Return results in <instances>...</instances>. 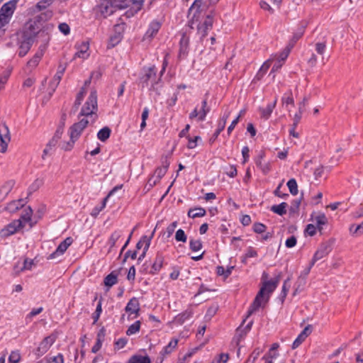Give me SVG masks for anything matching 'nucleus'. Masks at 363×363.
Instances as JSON below:
<instances>
[{
  "label": "nucleus",
  "mask_w": 363,
  "mask_h": 363,
  "mask_svg": "<svg viewBox=\"0 0 363 363\" xmlns=\"http://www.w3.org/2000/svg\"><path fill=\"white\" fill-rule=\"evenodd\" d=\"M39 33L40 29L37 23L35 21H29L26 23L21 30L16 33V35L18 38L33 43L35 38Z\"/></svg>",
  "instance_id": "nucleus-5"
},
{
  "label": "nucleus",
  "mask_w": 363,
  "mask_h": 363,
  "mask_svg": "<svg viewBox=\"0 0 363 363\" xmlns=\"http://www.w3.org/2000/svg\"><path fill=\"white\" fill-rule=\"evenodd\" d=\"M266 229H267L266 225L261 223H256L253 225V230L256 233H259V234L265 232Z\"/></svg>",
  "instance_id": "nucleus-57"
},
{
  "label": "nucleus",
  "mask_w": 363,
  "mask_h": 363,
  "mask_svg": "<svg viewBox=\"0 0 363 363\" xmlns=\"http://www.w3.org/2000/svg\"><path fill=\"white\" fill-rule=\"evenodd\" d=\"M326 49V45L325 43H317L315 44V51L319 55H323Z\"/></svg>",
  "instance_id": "nucleus-61"
},
{
  "label": "nucleus",
  "mask_w": 363,
  "mask_h": 363,
  "mask_svg": "<svg viewBox=\"0 0 363 363\" xmlns=\"http://www.w3.org/2000/svg\"><path fill=\"white\" fill-rule=\"evenodd\" d=\"M313 265H311V262H310L309 266L305 269L298 277L297 281L295 285L296 286L293 295L295 296L296 294L299 293L303 288V286L306 284V278L310 273V271Z\"/></svg>",
  "instance_id": "nucleus-13"
},
{
  "label": "nucleus",
  "mask_w": 363,
  "mask_h": 363,
  "mask_svg": "<svg viewBox=\"0 0 363 363\" xmlns=\"http://www.w3.org/2000/svg\"><path fill=\"white\" fill-rule=\"evenodd\" d=\"M140 328V321L137 320L130 325L126 330V335L130 336L139 332Z\"/></svg>",
  "instance_id": "nucleus-41"
},
{
  "label": "nucleus",
  "mask_w": 363,
  "mask_h": 363,
  "mask_svg": "<svg viewBox=\"0 0 363 363\" xmlns=\"http://www.w3.org/2000/svg\"><path fill=\"white\" fill-rule=\"evenodd\" d=\"M97 94L96 91H92L79 113V116H84V118L69 128L70 140L62 145V149L69 151L73 148L83 130L89 123H94L97 120Z\"/></svg>",
  "instance_id": "nucleus-1"
},
{
  "label": "nucleus",
  "mask_w": 363,
  "mask_h": 363,
  "mask_svg": "<svg viewBox=\"0 0 363 363\" xmlns=\"http://www.w3.org/2000/svg\"><path fill=\"white\" fill-rule=\"evenodd\" d=\"M206 211L202 207L191 208L188 211V216L191 218H201L206 215Z\"/></svg>",
  "instance_id": "nucleus-33"
},
{
  "label": "nucleus",
  "mask_w": 363,
  "mask_h": 363,
  "mask_svg": "<svg viewBox=\"0 0 363 363\" xmlns=\"http://www.w3.org/2000/svg\"><path fill=\"white\" fill-rule=\"evenodd\" d=\"M18 44L19 45L18 56L23 57L28 52L33 43L18 38Z\"/></svg>",
  "instance_id": "nucleus-23"
},
{
  "label": "nucleus",
  "mask_w": 363,
  "mask_h": 363,
  "mask_svg": "<svg viewBox=\"0 0 363 363\" xmlns=\"http://www.w3.org/2000/svg\"><path fill=\"white\" fill-rule=\"evenodd\" d=\"M131 4L128 5L124 1L121 0H102L99 6L101 13L107 17L113 14L118 9L130 7L126 11L128 17L133 16L143 6L144 0H130Z\"/></svg>",
  "instance_id": "nucleus-2"
},
{
  "label": "nucleus",
  "mask_w": 363,
  "mask_h": 363,
  "mask_svg": "<svg viewBox=\"0 0 363 363\" xmlns=\"http://www.w3.org/2000/svg\"><path fill=\"white\" fill-rule=\"evenodd\" d=\"M111 129L106 126L101 128L97 133V138L102 142H105L111 135Z\"/></svg>",
  "instance_id": "nucleus-38"
},
{
  "label": "nucleus",
  "mask_w": 363,
  "mask_h": 363,
  "mask_svg": "<svg viewBox=\"0 0 363 363\" xmlns=\"http://www.w3.org/2000/svg\"><path fill=\"white\" fill-rule=\"evenodd\" d=\"M24 224L21 219L14 220L0 230V238H5L23 228Z\"/></svg>",
  "instance_id": "nucleus-7"
},
{
  "label": "nucleus",
  "mask_w": 363,
  "mask_h": 363,
  "mask_svg": "<svg viewBox=\"0 0 363 363\" xmlns=\"http://www.w3.org/2000/svg\"><path fill=\"white\" fill-rule=\"evenodd\" d=\"M14 185H15V182L13 180H9V181L6 182L0 187V196L1 198L6 197L9 194V193L12 190Z\"/></svg>",
  "instance_id": "nucleus-31"
},
{
  "label": "nucleus",
  "mask_w": 363,
  "mask_h": 363,
  "mask_svg": "<svg viewBox=\"0 0 363 363\" xmlns=\"http://www.w3.org/2000/svg\"><path fill=\"white\" fill-rule=\"evenodd\" d=\"M42 184V181L39 179L35 180V182L30 186L28 191L29 194L38 190L40 186Z\"/></svg>",
  "instance_id": "nucleus-63"
},
{
  "label": "nucleus",
  "mask_w": 363,
  "mask_h": 363,
  "mask_svg": "<svg viewBox=\"0 0 363 363\" xmlns=\"http://www.w3.org/2000/svg\"><path fill=\"white\" fill-rule=\"evenodd\" d=\"M101 312H102V298H101L99 299V301L97 303L95 312L92 315V318L94 320V324L96 323L98 321V320L99 319Z\"/></svg>",
  "instance_id": "nucleus-44"
},
{
  "label": "nucleus",
  "mask_w": 363,
  "mask_h": 363,
  "mask_svg": "<svg viewBox=\"0 0 363 363\" xmlns=\"http://www.w3.org/2000/svg\"><path fill=\"white\" fill-rule=\"evenodd\" d=\"M10 132L8 126L3 123L0 125V152L4 153L8 147V143L10 141Z\"/></svg>",
  "instance_id": "nucleus-8"
},
{
  "label": "nucleus",
  "mask_w": 363,
  "mask_h": 363,
  "mask_svg": "<svg viewBox=\"0 0 363 363\" xmlns=\"http://www.w3.org/2000/svg\"><path fill=\"white\" fill-rule=\"evenodd\" d=\"M291 280L290 277H288L284 282V284L282 286L281 292L280 294V298L281 299V301L284 302L285 298L286 297L287 293L289 291V289L290 287L289 281Z\"/></svg>",
  "instance_id": "nucleus-43"
},
{
  "label": "nucleus",
  "mask_w": 363,
  "mask_h": 363,
  "mask_svg": "<svg viewBox=\"0 0 363 363\" xmlns=\"http://www.w3.org/2000/svg\"><path fill=\"white\" fill-rule=\"evenodd\" d=\"M33 213V211L30 207H28L23 215L21 216L19 219H21L23 223L25 225L26 223L29 222L31 220V216Z\"/></svg>",
  "instance_id": "nucleus-52"
},
{
  "label": "nucleus",
  "mask_w": 363,
  "mask_h": 363,
  "mask_svg": "<svg viewBox=\"0 0 363 363\" xmlns=\"http://www.w3.org/2000/svg\"><path fill=\"white\" fill-rule=\"evenodd\" d=\"M257 256V252L252 247H249L247 249L245 255V258L256 257Z\"/></svg>",
  "instance_id": "nucleus-62"
},
{
  "label": "nucleus",
  "mask_w": 363,
  "mask_h": 363,
  "mask_svg": "<svg viewBox=\"0 0 363 363\" xmlns=\"http://www.w3.org/2000/svg\"><path fill=\"white\" fill-rule=\"evenodd\" d=\"M271 60H268L266 62H264V64L259 68V71L257 72L255 79H256L258 81L260 80L268 71L269 68L271 66Z\"/></svg>",
  "instance_id": "nucleus-35"
},
{
  "label": "nucleus",
  "mask_w": 363,
  "mask_h": 363,
  "mask_svg": "<svg viewBox=\"0 0 363 363\" xmlns=\"http://www.w3.org/2000/svg\"><path fill=\"white\" fill-rule=\"evenodd\" d=\"M17 0H11L5 3L0 9V14L11 19L16 8Z\"/></svg>",
  "instance_id": "nucleus-15"
},
{
  "label": "nucleus",
  "mask_w": 363,
  "mask_h": 363,
  "mask_svg": "<svg viewBox=\"0 0 363 363\" xmlns=\"http://www.w3.org/2000/svg\"><path fill=\"white\" fill-rule=\"evenodd\" d=\"M125 311L128 313L130 317L131 315H134L133 318H137L139 315L140 311V303L137 298L133 297L128 302Z\"/></svg>",
  "instance_id": "nucleus-12"
},
{
  "label": "nucleus",
  "mask_w": 363,
  "mask_h": 363,
  "mask_svg": "<svg viewBox=\"0 0 363 363\" xmlns=\"http://www.w3.org/2000/svg\"><path fill=\"white\" fill-rule=\"evenodd\" d=\"M52 2V0H41L40 1L36 6L38 10L41 11L45 9L48 6H49Z\"/></svg>",
  "instance_id": "nucleus-58"
},
{
  "label": "nucleus",
  "mask_w": 363,
  "mask_h": 363,
  "mask_svg": "<svg viewBox=\"0 0 363 363\" xmlns=\"http://www.w3.org/2000/svg\"><path fill=\"white\" fill-rule=\"evenodd\" d=\"M187 138H188V148L189 149H194L196 147L197 145V141L199 140H201V137L200 136H195L194 138H191L189 137V135L187 136Z\"/></svg>",
  "instance_id": "nucleus-55"
},
{
  "label": "nucleus",
  "mask_w": 363,
  "mask_h": 363,
  "mask_svg": "<svg viewBox=\"0 0 363 363\" xmlns=\"http://www.w3.org/2000/svg\"><path fill=\"white\" fill-rule=\"evenodd\" d=\"M287 207L288 204L286 202H282L279 205L272 206L271 207V211L279 216H283L286 213Z\"/></svg>",
  "instance_id": "nucleus-34"
},
{
  "label": "nucleus",
  "mask_w": 363,
  "mask_h": 363,
  "mask_svg": "<svg viewBox=\"0 0 363 363\" xmlns=\"http://www.w3.org/2000/svg\"><path fill=\"white\" fill-rule=\"evenodd\" d=\"M178 339L173 338L170 340L167 345L164 346L161 352H160V356L157 359L159 361L158 363H162L164 359L167 355H169L175 350L178 345Z\"/></svg>",
  "instance_id": "nucleus-10"
},
{
  "label": "nucleus",
  "mask_w": 363,
  "mask_h": 363,
  "mask_svg": "<svg viewBox=\"0 0 363 363\" xmlns=\"http://www.w3.org/2000/svg\"><path fill=\"white\" fill-rule=\"evenodd\" d=\"M313 220L315 222V225L319 231L323 230V225L328 223V218L323 213H318L314 216Z\"/></svg>",
  "instance_id": "nucleus-30"
},
{
  "label": "nucleus",
  "mask_w": 363,
  "mask_h": 363,
  "mask_svg": "<svg viewBox=\"0 0 363 363\" xmlns=\"http://www.w3.org/2000/svg\"><path fill=\"white\" fill-rule=\"evenodd\" d=\"M331 251L330 246L327 243H322L318 249L315 252L311 262V265H314L315 263L326 257Z\"/></svg>",
  "instance_id": "nucleus-11"
},
{
  "label": "nucleus",
  "mask_w": 363,
  "mask_h": 363,
  "mask_svg": "<svg viewBox=\"0 0 363 363\" xmlns=\"http://www.w3.org/2000/svg\"><path fill=\"white\" fill-rule=\"evenodd\" d=\"M128 363H151L150 358L148 356L133 355Z\"/></svg>",
  "instance_id": "nucleus-37"
},
{
  "label": "nucleus",
  "mask_w": 363,
  "mask_h": 363,
  "mask_svg": "<svg viewBox=\"0 0 363 363\" xmlns=\"http://www.w3.org/2000/svg\"><path fill=\"white\" fill-rule=\"evenodd\" d=\"M281 101H282L283 104H286V105L291 104V105H294V98H293V96H292L291 91H289V92L285 93L284 95L283 96L282 99H281Z\"/></svg>",
  "instance_id": "nucleus-48"
},
{
  "label": "nucleus",
  "mask_w": 363,
  "mask_h": 363,
  "mask_svg": "<svg viewBox=\"0 0 363 363\" xmlns=\"http://www.w3.org/2000/svg\"><path fill=\"white\" fill-rule=\"evenodd\" d=\"M189 247L194 252L199 251L202 248V242L200 240L191 239L189 242Z\"/></svg>",
  "instance_id": "nucleus-47"
},
{
  "label": "nucleus",
  "mask_w": 363,
  "mask_h": 363,
  "mask_svg": "<svg viewBox=\"0 0 363 363\" xmlns=\"http://www.w3.org/2000/svg\"><path fill=\"white\" fill-rule=\"evenodd\" d=\"M162 23L157 20H153L149 25L148 28L144 35L145 39L152 38L159 31Z\"/></svg>",
  "instance_id": "nucleus-18"
},
{
  "label": "nucleus",
  "mask_w": 363,
  "mask_h": 363,
  "mask_svg": "<svg viewBox=\"0 0 363 363\" xmlns=\"http://www.w3.org/2000/svg\"><path fill=\"white\" fill-rule=\"evenodd\" d=\"M165 67L166 62H164L160 75L157 74V69L155 65L149 67H144L143 69L142 75L139 78V83L141 85L142 89L150 86V89H155V86L161 80L162 76L166 69Z\"/></svg>",
  "instance_id": "nucleus-4"
},
{
  "label": "nucleus",
  "mask_w": 363,
  "mask_h": 363,
  "mask_svg": "<svg viewBox=\"0 0 363 363\" xmlns=\"http://www.w3.org/2000/svg\"><path fill=\"white\" fill-rule=\"evenodd\" d=\"M104 336H105V330L104 328H101L97 334L96 342L91 348V352L93 353H96L97 352H99L100 350V349L101 348V346H102V343L104 340Z\"/></svg>",
  "instance_id": "nucleus-28"
},
{
  "label": "nucleus",
  "mask_w": 363,
  "mask_h": 363,
  "mask_svg": "<svg viewBox=\"0 0 363 363\" xmlns=\"http://www.w3.org/2000/svg\"><path fill=\"white\" fill-rule=\"evenodd\" d=\"M78 49V52L74 55L75 57L86 59L89 56V54L88 53L89 43L87 42H82Z\"/></svg>",
  "instance_id": "nucleus-29"
},
{
  "label": "nucleus",
  "mask_w": 363,
  "mask_h": 363,
  "mask_svg": "<svg viewBox=\"0 0 363 363\" xmlns=\"http://www.w3.org/2000/svg\"><path fill=\"white\" fill-rule=\"evenodd\" d=\"M203 0H194L189 9V12L191 13L195 10V13H200V9L203 4Z\"/></svg>",
  "instance_id": "nucleus-49"
},
{
  "label": "nucleus",
  "mask_w": 363,
  "mask_h": 363,
  "mask_svg": "<svg viewBox=\"0 0 363 363\" xmlns=\"http://www.w3.org/2000/svg\"><path fill=\"white\" fill-rule=\"evenodd\" d=\"M264 155V152H261L255 160V164L264 174H267L271 170V166L269 162H262Z\"/></svg>",
  "instance_id": "nucleus-20"
},
{
  "label": "nucleus",
  "mask_w": 363,
  "mask_h": 363,
  "mask_svg": "<svg viewBox=\"0 0 363 363\" xmlns=\"http://www.w3.org/2000/svg\"><path fill=\"white\" fill-rule=\"evenodd\" d=\"M213 15V12L211 11V14L206 17L204 21L198 26V33L201 35V38L206 37L208 31L212 28Z\"/></svg>",
  "instance_id": "nucleus-9"
},
{
  "label": "nucleus",
  "mask_w": 363,
  "mask_h": 363,
  "mask_svg": "<svg viewBox=\"0 0 363 363\" xmlns=\"http://www.w3.org/2000/svg\"><path fill=\"white\" fill-rule=\"evenodd\" d=\"M211 108L207 105V100H203L201 103V108L199 113V121H203L206 119V115L209 113Z\"/></svg>",
  "instance_id": "nucleus-36"
},
{
  "label": "nucleus",
  "mask_w": 363,
  "mask_h": 363,
  "mask_svg": "<svg viewBox=\"0 0 363 363\" xmlns=\"http://www.w3.org/2000/svg\"><path fill=\"white\" fill-rule=\"evenodd\" d=\"M281 278V274H279L274 279L270 281H265L263 282V285L261 287L259 291L257 294L255 300L251 304L247 314V318L250 316L255 311L262 306V301H264V294L267 293V297L264 300L267 302L270 294L277 289Z\"/></svg>",
  "instance_id": "nucleus-3"
},
{
  "label": "nucleus",
  "mask_w": 363,
  "mask_h": 363,
  "mask_svg": "<svg viewBox=\"0 0 363 363\" xmlns=\"http://www.w3.org/2000/svg\"><path fill=\"white\" fill-rule=\"evenodd\" d=\"M45 49V47L42 48V46L40 48V50L35 54V55L33 57L32 59H30L27 62V66L29 67H31L32 69L36 67L39 64L44 52V50Z\"/></svg>",
  "instance_id": "nucleus-25"
},
{
  "label": "nucleus",
  "mask_w": 363,
  "mask_h": 363,
  "mask_svg": "<svg viewBox=\"0 0 363 363\" xmlns=\"http://www.w3.org/2000/svg\"><path fill=\"white\" fill-rule=\"evenodd\" d=\"M155 231H153L150 236L143 235L136 244L137 250H140L143 247V250H148L151 240L153 238Z\"/></svg>",
  "instance_id": "nucleus-27"
},
{
  "label": "nucleus",
  "mask_w": 363,
  "mask_h": 363,
  "mask_svg": "<svg viewBox=\"0 0 363 363\" xmlns=\"http://www.w3.org/2000/svg\"><path fill=\"white\" fill-rule=\"evenodd\" d=\"M287 186L290 193L296 196L298 194V185L295 179H290L287 182Z\"/></svg>",
  "instance_id": "nucleus-42"
},
{
  "label": "nucleus",
  "mask_w": 363,
  "mask_h": 363,
  "mask_svg": "<svg viewBox=\"0 0 363 363\" xmlns=\"http://www.w3.org/2000/svg\"><path fill=\"white\" fill-rule=\"evenodd\" d=\"M21 360V354L18 351H12L9 357L10 363H18Z\"/></svg>",
  "instance_id": "nucleus-50"
},
{
  "label": "nucleus",
  "mask_w": 363,
  "mask_h": 363,
  "mask_svg": "<svg viewBox=\"0 0 363 363\" xmlns=\"http://www.w3.org/2000/svg\"><path fill=\"white\" fill-rule=\"evenodd\" d=\"M86 93V87H82L79 92L77 94L74 104V108L77 110L79 106L81 105L82 100L84 99V97Z\"/></svg>",
  "instance_id": "nucleus-40"
},
{
  "label": "nucleus",
  "mask_w": 363,
  "mask_h": 363,
  "mask_svg": "<svg viewBox=\"0 0 363 363\" xmlns=\"http://www.w3.org/2000/svg\"><path fill=\"white\" fill-rule=\"evenodd\" d=\"M57 338V335L55 333L45 337L36 348L35 354L37 357H41L45 354L50 347L55 343Z\"/></svg>",
  "instance_id": "nucleus-6"
},
{
  "label": "nucleus",
  "mask_w": 363,
  "mask_h": 363,
  "mask_svg": "<svg viewBox=\"0 0 363 363\" xmlns=\"http://www.w3.org/2000/svg\"><path fill=\"white\" fill-rule=\"evenodd\" d=\"M164 260L163 255L161 253H157L149 274L152 275L157 274L163 267Z\"/></svg>",
  "instance_id": "nucleus-21"
},
{
  "label": "nucleus",
  "mask_w": 363,
  "mask_h": 363,
  "mask_svg": "<svg viewBox=\"0 0 363 363\" xmlns=\"http://www.w3.org/2000/svg\"><path fill=\"white\" fill-rule=\"evenodd\" d=\"M118 282V274L116 272H112L108 274L104 280V285L108 287H111Z\"/></svg>",
  "instance_id": "nucleus-32"
},
{
  "label": "nucleus",
  "mask_w": 363,
  "mask_h": 363,
  "mask_svg": "<svg viewBox=\"0 0 363 363\" xmlns=\"http://www.w3.org/2000/svg\"><path fill=\"white\" fill-rule=\"evenodd\" d=\"M72 243V238H70V237L67 238L62 242H60V244L58 245V247H57L55 251L53 252L52 253H51L49 255L48 259H52L59 255H63L64 252L67 250V248L69 247V246L71 245Z\"/></svg>",
  "instance_id": "nucleus-14"
},
{
  "label": "nucleus",
  "mask_w": 363,
  "mask_h": 363,
  "mask_svg": "<svg viewBox=\"0 0 363 363\" xmlns=\"http://www.w3.org/2000/svg\"><path fill=\"white\" fill-rule=\"evenodd\" d=\"M305 232L310 236H313L316 233V227L313 224H308L306 225Z\"/></svg>",
  "instance_id": "nucleus-64"
},
{
  "label": "nucleus",
  "mask_w": 363,
  "mask_h": 363,
  "mask_svg": "<svg viewBox=\"0 0 363 363\" xmlns=\"http://www.w3.org/2000/svg\"><path fill=\"white\" fill-rule=\"evenodd\" d=\"M290 51L291 49L289 47L285 48L284 50L279 54L277 60H281V62L284 63V62L288 57Z\"/></svg>",
  "instance_id": "nucleus-53"
},
{
  "label": "nucleus",
  "mask_w": 363,
  "mask_h": 363,
  "mask_svg": "<svg viewBox=\"0 0 363 363\" xmlns=\"http://www.w3.org/2000/svg\"><path fill=\"white\" fill-rule=\"evenodd\" d=\"M277 103V98H275L272 103L267 104L266 108H259V112L262 118L267 120L272 115L274 109L276 107Z\"/></svg>",
  "instance_id": "nucleus-22"
},
{
  "label": "nucleus",
  "mask_w": 363,
  "mask_h": 363,
  "mask_svg": "<svg viewBox=\"0 0 363 363\" xmlns=\"http://www.w3.org/2000/svg\"><path fill=\"white\" fill-rule=\"evenodd\" d=\"M230 116V112L225 113L222 118L218 122V128L213 133V136L210 139V143H213L217 139L220 133L224 130L226 124V121Z\"/></svg>",
  "instance_id": "nucleus-17"
},
{
  "label": "nucleus",
  "mask_w": 363,
  "mask_h": 363,
  "mask_svg": "<svg viewBox=\"0 0 363 363\" xmlns=\"http://www.w3.org/2000/svg\"><path fill=\"white\" fill-rule=\"evenodd\" d=\"M128 343V340L125 337L119 338L115 342V347L118 350L123 348Z\"/></svg>",
  "instance_id": "nucleus-59"
},
{
  "label": "nucleus",
  "mask_w": 363,
  "mask_h": 363,
  "mask_svg": "<svg viewBox=\"0 0 363 363\" xmlns=\"http://www.w3.org/2000/svg\"><path fill=\"white\" fill-rule=\"evenodd\" d=\"M278 356L279 353L277 352L272 353L271 352H269L262 357V359L265 360V363H273V359L277 358Z\"/></svg>",
  "instance_id": "nucleus-56"
},
{
  "label": "nucleus",
  "mask_w": 363,
  "mask_h": 363,
  "mask_svg": "<svg viewBox=\"0 0 363 363\" xmlns=\"http://www.w3.org/2000/svg\"><path fill=\"white\" fill-rule=\"evenodd\" d=\"M252 324L253 321L250 320L244 328H242V326H240L237 329L236 334L240 337L239 340L244 337L246 335V334L251 330Z\"/></svg>",
  "instance_id": "nucleus-39"
},
{
  "label": "nucleus",
  "mask_w": 363,
  "mask_h": 363,
  "mask_svg": "<svg viewBox=\"0 0 363 363\" xmlns=\"http://www.w3.org/2000/svg\"><path fill=\"white\" fill-rule=\"evenodd\" d=\"M189 38L186 33H183L179 41V57L180 58H184L187 55L189 52Z\"/></svg>",
  "instance_id": "nucleus-19"
},
{
  "label": "nucleus",
  "mask_w": 363,
  "mask_h": 363,
  "mask_svg": "<svg viewBox=\"0 0 363 363\" xmlns=\"http://www.w3.org/2000/svg\"><path fill=\"white\" fill-rule=\"evenodd\" d=\"M175 239L177 242H186L187 237L182 229H179L176 232Z\"/></svg>",
  "instance_id": "nucleus-51"
},
{
  "label": "nucleus",
  "mask_w": 363,
  "mask_h": 363,
  "mask_svg": "<svg viewBox=\"0 0 363 363\" xmlns=\"http://www.w3.org/2000/svg\"><path fill=\"white\" fill-rule=\"evenodd\" d=\"M66 69V65L64 64L60 63L58 66L57 71L55 76L53 77V79L51 80L50 83V87L55 91V89L59 85L62 77L65 72Z\"/></svg>",
  "instance_id": "nucleus-16"
},
{
  "label": "nucleus",
  "mask_w": 363,
  "mask_h": 363,
  "mask_svg": "<svg viewBox=\"0 0 363 363\" xmlns=\"http://www.w3.org/2000/svg\"><path fill=\"white\" fill-rule=\"evenodd\" d=\"M169 166V162L167 160H165L162 162V165L161 167H157L153 176L157 179V180L160 181V179L165 175L167 172V169Z\"/></svg>",
  "instance_id": "nucleus-26"
},
{
  "label": "nucleus",
  "mask_w": 363,
  "mask_h": 363,
  "mask_svg": "<svg viewBox=\"0 0 363 363\" xmlns=\"http://www.w3.org/2000/svg\"><path fill=\"white\" fill-rule=\"evenodd\" d=\"M193 310L189 308L182 313L176 315L174 318V321L178 324L182 325L186 320H189L193 316Z\"/></svg>",
  "instance_id": "nucleus-24"
},
{
  "label": "nucleus",
  "mask_w": 363,
  "mask_h": 363,
  "mask_svg": "<svg viewBox=\"0 0 363 363\" xmlns=\"http://www.w3.org/2000/svg\"><path fill=\"white\" fill-rule=\"evenodd\" d=\"M63 133V129L62 128H58L53 137L50 140V145H56L59 141V140L61 138L62 135Z\"/></svg>",
  "instance_id": "nucleus-45"
},
{
  "label": "nucleus",
  "mask_w": 363,
  "mask_h": 363,
  "mask_svg": "<svg viewBox=\"0 0 363 363\" xmlns=\"http://www.w3.org/2000/svg\"><path fill=\"white\" fill-rule=\"evenodd\" d=\"M121 232L120 230H116L111 234L108 240V244L110 245L111 247H113L115 246L116 242L121 238Z\"/></svg>",
  "instance_id": "nucleus-46"
},
{
  "label": "nucleus",
  "mask_w": 363,
  "mask_h": 363,
  "mask_svg": "<svg viewBox=\"0 0 363 363\" xmlns=\"http://www.w3.org/2000/svg\"><path fill=\"white\" fill-rule=\"evenodd\" d=\"M297 242L296 238L294 235H291L288 239H286L285 245L288 248L294 247Z\"/></svg>",
  "instance_id": "nucleus-60"
},
{
  "label": "nucleus",
  "mask_w": 363,
  "mask_h": 363,
  "mask_svg": "<svg viewBox=\"0 0 363 363\" xmlns=\"http://www.w3.org/2000/svg\"><path fill=\"white\" fill-rule=\"evenodd\" d=\"M260 352H261V351L259 350V349L254 350V351L252 352L250 356L246 360L245 363H255V360L259 356Z\"/></svg>",
  "instance_id": "nucleus-54"
}]
</instances>
